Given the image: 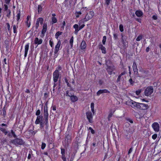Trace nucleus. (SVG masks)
Returning <instances> with one entry per match:
<instances>
[{"label":"nucleus","mask_w":161,"mask_h":161,"mask_svg":"<svg viewBox=\"0 0 161 161\" xmlns=\"http://www.w3.org/2000/svg\"><path fill=\"white\" fill-rule=\"evenodd\" d=\"M11 134L12 135V136H14V138H15V137H16V135H15L14 132V131L13 130H11Z\"/></svg>","instance_id":"41"},{"label":"nucleus","mask_w":161,"mask_h":161,"mask_svg":"<svg viewBox=\"0 0 161 161\" xmlns=\"http://www.w3.org/2000/svg\"><path fill=\"white\" fill-rule=\"evenodd\" d=\"M141 89L138 90L136 91V93L137 95H139L141 93Z\"/></svg>","instance_id":"49"},{"label":"nucleus","mask_w":161,"mask_h":161,"mask_svg":"<svg viewBox=\"0 0 161 161\" xmlns=\"http://www.w3.org/2000/svg\"><path fill=\"white\" fill-rule=\"evenodd\" d=\"M18 26H16L15 25H13V29L14 31V33H17V29Z\"/></svg>","instance_id":"27"},{"label":"nucleus","mask_w":161,"mask_h":161,"mask_svg":"<svg viewBox=\"0 0 161 161\" xmlns=\"http://www.w3.org/2000/svg\"><path fill=\"white\" fill-rule=\"evenodd\" d=\"M157 137V135L156 134H154L152 136V138L154 139H155Z\"/></svg>","instance_id":"50"},{"label":"nucleus","mask_w":161,"mask_h":161,"mask_svg":"<svg viewBox=\"0 0 161 161\" xmlns=\"http://www.w3.org/2000/svg\"><path fill=\"white\" fill-rule=\"evenodd\" d=\"M102 50V53H103L105 54L106 53V48L104 47L101 49Z\"/></svg>","instance_id":"37"},{"label":"nucleus","mask_w":161,"mask_h":161,"mask_svg":"<svg viewBox=\"0 0 161 161\" xmlns=\"http://www.w3.org/2000/svg\"><path fill=\"white\" fill-rule=\"evenodd\" d=\"M106 36H104L103 37V39L102 40V42L103 45H105V44L106 42Z\"/></svg>","instance_id":"33"},{"label":"nucleus","mask_w":161,"mask_h":161,"mask_svg":"<svg viewBox=\"0 0 161 161\" xmlns=\"http://www.w3.org/2000/svg\"><path fill=\"white\" fill-rule=\"evenodd\" d=\"M70 98L71 101L73 102H75L78 100V98L75 96L72 95L70 97Z\"/></svg>","instance_id":"19"},{"label":"nucleus","mask_w":161,"mask_h":161,"mask_svg":"<svg viewBox=\"0 0 161 161\" xmlns=\"http://www.w3.org/2000/svg\"><path fill=\"white\" fill-rule=\"evenodd\" d=\"M47 24L46 23H44L43 24V29L42 31V35L43 36H44L47 30Z\"/></svg>","instance_id":"13"},{"label":"nucleus","mask_w":161,"mask_h":161,"mask_svg":"<svg viewBox=\"0 0 161 161\" xmlns=\"http://www.w3.org/2000/svg\"><path fill=\"white\" fill-rule=\"evenodd\" d=\"M152 18L154 20H156L157 19L158 17L156 15H154L152 17Z\"/></svg>","instance_id":"60"},{"label":"nucleus","mask_w":161,"mask_h":161,"mask_svg":"<svg viewBox=\"0 0 161 161\" xmlns=\"http://www.w3.org/2000/svg\"><path fill=\"white\" fill-rule=\"evenodd\" d=\"M133 149V147H132L130 149L128 152V154L129 155L130 154V153L132 151ZM129 156H130V155H129Z\"/></svg>","instance_id":"52"},{"label":"nucleus","mask_w":161,"mask_h":161,"mask_svg":"<svg viewBox=\"0 0 161 161\" xmlns=\"http://www.w3.org/2000/svg\"><path fill=\"white\" fill-rule=\"evenodd\" d=\"M153 88L152 86H149L147 87L144 91V95L147 97L150 96L153 93Z\"/></svg>","instance_id":"4"},{"label":"nucleus","mask_w":161,"mask_h":161,"mask_svg":"<svg viewBox=\"0 0 161 161\" xmlns=\"http://www.w3.org/2000/svg\"><path fill=\"white\" fill-rule=\"evenodd\" d=\"M6 25H7V26L8 30V31H9L10 30V25H9V23H6Z\"/></svg>","instance_id":"62"},{"label":"nucleus","mask_w":161,"mask_h":161,"mask_svg":"<svg viewBox=\"0 0 161 161\" xmlns=\"http://www.w3.org/2000/svg\"><path fill=\"white\" fill-rule=\"evenodd\" d=\"M32 152L31 151H29V154H28V157H27V158L28 159H31V154H32Z\"/></svg>","instance_id":"44"},{"label":"nucleus","mask_w":161,"mask_h":161,"mask_svg":"<svg viewBox=\"0 0 161 161\" xmlns=\"http://www.w3.org/2000/svg\"><path fill=\"white\" fill-rule=\"evenodd\" d=\"M142 35H139L136 39V40L137 41H139L141 40L142 39Z\"/></svg>","instance_id":"34"},{"label":"nucleus","mask_w":161,"mask_h":161,"mask_svg":"<svg viewBox=\"0 0 161 161\" xmlns=\"http://www.w3.org/2000/svg\"><path fill=\"white\" fill-rule=\"evenodd\" d=\"M152 127L156 132H158L159 130V125L158 123L154 122L152 125Z\"/></svg>","instance_id":"8"},{"label":"nucleus","mask_w":161,"mask_h":161,"mask_svg":"<svg viewBox=\"0 0 161 161\" xmlns=\"http://www.w3.org/2000/svg\"><path fill=\"white\" fill-rule=\"evenodd\" d=\"M61 154H65V149L64 148H61Z\"/></svg>","instance_id":"59"},{"label":"nucleus","mask_w":161,"mask_h":161,"mask_svg":"<svg viewBox=\"0 0 161 161\" xmlns=\"http://www.w3.org/2000/svg\"><path fill=\"white\" fill-rule=\"evenodd\" d=\"M126 120L127 121L130 122L131 123H133V120L132 119H130V118H126Z\"/></svg>","instance_id":"51"},{"label":"nucleus","mask_w":161,"mask_h":161,"mask_svg":"<svg viewBox=\"0 0 161 161\" xmlns=\"http://www.w3.org/2000/svg\"><path fill=\"white\" fill-rule=\"evenodd\" d=\"M89 129L91 130V132L92 134H95V131L92 127H90L89 128Z\"/></svg>","instance_id":"46"},{"label":"nucleus","mask_w":161,"mask_h":161,"mask_svg":"<svg viewBox=\"0 0 161 161\" xmlns=\"http://www.w3.org/2000/svg\"><path fill=\"white\" fill-rule=\"evenodd\" d=\"M42 41H43L42 39H39L38 38L36 37L34 40V43L35 44L40 45L42 43Z\"/></svg>","instance_id":"14"},{"label":"nucleus","mask_w":161,"mask_h":161,"mask_svg":"<svg viewBox=\"0 0 161 161\" xmlns=\"http://www.w3.org/2000/svg\"><path fill=\"white\" fill-rule=\"evenodd\" d=\"M42 8L41 5H39L38 6V12L39 14L41 13L42 11Z\"/></svg>","instance_id":"28"},{"label":"nucleus","mask_w":161,"mask_h":161,"mask_svg":"<svg viewBox=\"0 0 161 161\" xmlns=\"http://www.w3.org/2000/svg\"><path fill=\"white\" fill-rule=\"evenodd\" d=\"M61 41L59 40L57 43V44L56 45L55 47L54 53L55 54H57L59 50V47L61 45Z\"/></svg>","instance_id":"11"},{"label":"nucleus","mask_w":161,"mask_h":161,"mask_svg":"<svg viewBox=\"0 0 161 161\" xmlns=\"http://www.w3.org/2000/svg\"><path fill=\"white\" fill-rule=\"evenodd\" d=\"M17 21H19V20L20 19V10H19L17 12Z\"/></svg>","instance_id":"24"},{"label":"nucleus","mask_w":161,"mask_h":161,"mask_svg":"<svg viewBox=\"0 0 161 161\" xmlns=\"http://www.w3.org/2000/svg\"><path fill=\"white\" fill-rule=\"evenodd\" d=\"M7 142V140L6 139H3L1 140V143L2 144H3Z\"/></svg>","instance_id":"36"},{"label":"nucleus","mask_w":161,"mask_h":161,"mask_svg":"<svg viewBox=\"0 0 161 161\" xmlns=\"http://www.w3.org/2000/svg\"><path fill=\"white\" fill-rule=\"evenodd\" d=\"M46 146V144L44 142H42V146H41V148L42 149H44Z\"/></svg>","instance_id":"39"},{"label":"nucleus","mask_w":161,"mask_h":161,"mask_svg":"<svg viewBox=\"0 0 161 161\" xmlns=\"http://www.w3.org/2000/svg\"><path fill=\"white\" fill-rule=\"evenodd\" d=\"M40 114V111L39 109H38L36 112V115H37L38 116H39Z\"/></svg>","instance_id":"57"},{"label":"nucleus","mask_w":161,"mask_h":161,"mask_svg":"<svg viewBox=\"0 0 161 161\" xmlns=\"http://www.w3.org/2000/svg\"><path fill=\"white\" fill-rule=\"evenodd\" d=\"M0 130L4 133L5 135H6L8 133V131H7L5 129L3 128L0 127Z\"/></svg>","instance_id":"22"},{"label":"nucleus","mask_w":161,"mask_h":161,"mask_svg":"<svg viewBox=\"0 0 161 161\" xmlns=\"http://www.w3.org/2000/svg\"><path fill=\"white\" fill-rule=\"evenodd\" d=\"M44 114H48L47 111V106L46 103L44 107Z\"/></svg>","instance_id":"21"},{"label":"nucleus","mask_w":161,"mask_h":161,"mask_svg":"<svg viewBox=\"0 0 161 161\" xmlns=\"http://www.w3.org/2000/svg\"><path fill=\"white\" fill-rule=\"evenodd\" d=\"M81 13L80 11L76 12L75 14L76 15V17L78 18L79 17V15L81 14Z\"/></svg>","instance_id":"38"},{"label":"nucleus","mask_w":161,"mask_h":161,"mask_svg":"<svg viewBox=\"0 0 161 161\" xmlns=\"http://www.w3.org/2000/svg\"><path fill=\"white\" fill-rule=\"evenodd\" d=\"M86 43L85 41H83L80 44V48L81 49H84L86 47Z\"/></svg>","instance_id":"18"},{"label":"nucleus","mask_w":161,"mask_h":161,"mask_svg":"<svg viewBox=\"0 0 161 161\" xmlns=\"http://www.w3.org/2000/svg\"><path fill=\"white\" fill-rule=\"evenodd\" d=\"M129 82L130 84L132 85H133L134 83V81H133V80L131 78H130L129 80Z\"/></svg>","instance_id":"53"},{"label":"nucleus","mask_w":161,"mask_h":161,"mask_svg":"<svg viewBox=\"0 0 161 161\" xmlns=\"http://www.w3.org/2000/svg\"><path fill=\"white\" fill-rule=\"evenodd\" d=\"M62 32H61V31L57 32L55 35V37L56 38L58 39V37L59 36L61 35L62 34Z\"/></svg>","instance_id":"26"},{"label":"nucleus","mask_w":161,"mask_h":161,"mask_svg":"<svg viewBox=\"0 0 161 161\" xmlns=\"http://www.w3.org/2000/svg\"><path fill=\"white\" fill-rule=\"evenodd\" d=\"M43 19L42 18H38L36 21V29H37L39 26V23H40L41 25H42L43 23Z\"/></svg>","instance_id":"9"},{"label":"nucleus","mask_w":161,"mask_h":161,"mask_svg":"<svg viewBox=\"0 0 161 161\" xmlns=\"http://www.w3.org/2000/svg\"><path fill=\"white\" fill-rule=\"evenodd\" d=\"M85 26V25L84 24L82 25L79 27V30L80 31L81 29H82Z\"/></svg>","instance_id":"64"},{"label":"nucleus","mask_w":161,"mask_h":161,"mask_svg":"<svg viewBox=\"0 0 161 161\" xmlns=\"http://www.w3.org/2000/svg\"><path fill=\"white\" fill-rule=\"evenodd\" d=\"M49 44L51 46V47H53V41H52L51 40H50L49 41Z\"/></svg>","instance_id":"54"},{"label":"nucleus","mask_w":161,"mask_h":161,"mask_svg":"<svg viewBox=\"0 0 161 161\" xmlns=\"http://www.w3.org/2000/svg\"><path fill=\"white\" fill-rule=\"evenodd\" d=\"M136 15L138 17H141L143 15L142 12L141 10H137L135 12Z\"/></svg>","instance_id":"17"},{"label":"nucleus","mask_w":161,"mask_h":161,"mask_svg":"<svg viewBox=\"0 0 161 161\" xmlns=\"http://www.w3.org/2000/svg\"><path fill=\"white\" fill-rule=\"evenodd\" d=\"M7 14L6 15V16L8 18H9L10 17L11 15V11L10 9H9L7 11H6Z\"/></svg>","instance_id":"30"},{"label":"nucleus","mask_w":161,"mask_h":161,"mask_svg":"<svg viewBox=\"0 0 161 161\" xmlns=\"http://www.w3.org/2000/svg\"><path fill=\"white\" fill-rule=\"evenodd\" d=\"M72 95V94L69 93V92L68 91H67L66 92V96L70 97Z\"/></svg>","instance_id":"56"},{"label":"nucleus","mask_w":161,"mask_h":161,"mask_svg":"<svg viewBox=\"0 0 161 161\" xmlns=\"http://www.w3.org/2000/svg\"><path fill=\"white\" fill-rule=\"evenodd\" d=\"M110 92L106 89L100 90L97 93V96H99L101 94L104 93H109Z\"/></svg>","instance_id":"12"},{"label":"nucleus","mask_w":161,"mask_h":161,"mask_svg":"<svg viewBox=\"0 0 161 161\" xmlns=\"http://www.w3.org/2000/svg\"><path fill=\"white\" fill-rule=\"evenodd\" d=\"M113 114V113L112 112H111L108 116V121H110V118L112 116Z\"/></svg>","instance_id":"35"},{"label":"nucleus","mask_w":161,"mask_h":161,"mask_svg":"<svg viewBox=\"0 0 161 161\" xmlns=\"http://www.w3.org/2000/svg\"><path fill=\"white\" fill-rule=\"evenodd\" d=\"M87 118L88 120V121L90 123H92V113L91 111H88L86 113Z\"/></svg>","instance_id":"5"},{"label":"nucleus","mask_w":161,"mask_h":161,"mask_svg":"<svg viewBox=\"0 0 161 161\" xmlns=\"http://www.w3.org/2000/svg\"><path fill=\"white\" fill-rule=\"evenodd\" d=\"M74 40V37L73 36H72L70 38L69 41V43L71 46V48H72L73 47V42Z\"/></svg>","instance_id":"25"},{"label":"nucleus","mask_w":161,"mask_h":161,"mask_svg":"<svg viewBox=\"0 0 161 161\" xmlns=\"http://www.w3.org/2000/svg\"><path fill=\"white\" fill-rule=\"evenodd\" d=\"M110 0H105V3L108 6L109 5Z\"/></svg>","instance_id":"58"},{"label":"nucleus","mask_w":161,"mask_h":161,"mask_svg":"<svg viewBox=\"0 0 161 161\" xmlns=\"http://www.w3.org/2000/svg\"><path fill=\"white\" fill-rule=\"evenodd\" d=\"M11 142L15 145H25V142L21 138H16L11 141Z\"/></svg>","instance_id":"2"},{"label":"nucleus","mask_w":161,"mask_h":161,"mask_svg":"<svg viewBox=\"0 0 161 161\" xmlns=\"http://www.w3.org/2000/svg\"><path fill=\"white\" fill-rule=\"evenodd\" d=\"M7 134L8 136L9 137H11L12 136L11 133L9 132L8 131V133Z\"/></svg>","instance_id":"63"},{"label":"nucleus","mask_w":161,"mask_h":161,"mask_svg":"<svg viewBox=\"0 0 161 161\" xmlns=\"http://www.w3.org/2000/svg\"><path fill=\"white\" fill-rule=\"evenodd\" d=\"M135 19L136 21H137L139 23H142V19H139V18H136Z\"/></svg>","instance_id":"61"},{"label":"nucleus","mask_w":161,"mask_h":161,"mask_svg":"<svg viewBox=\"0 0 161 161\" xmlns=\"http://www.w3.org/2000/svg\"><path fill=\"white\" fill-rule=\"evenodd\" d=\"M73 27L75 29V31L77 33L79 31V26L77 24H75L73 26Z\"/></svg>","instance_id":"23"},{"label":"nucleus","mask_w":161,"mask_h":161,"mask_svg":"<svg viewBox=\"0 0 161 161\" xmlns=\"http://www.w3.org/2000/svg\"><path fill=\"white\" fill-rule=\"evenodd\" d=\"M111 62L109 60H108L106 61V64L107 66V68L106 70L108 73V74L111 75L112 74V72L114 70V66H110L108 65L109 64H111Z\"/></svg>","instance_id":"3"},{"label":"nucleus","mask_w":161,"mask_h":161,"mask_svg":"<svg viewBox=\"0 0 161 161\" xmlns=\"http://www.w3.org/2000/svg\"><path fill=\"white\" fill-rule=\"evenodd\" d=\"M42 116H37L36 118V119L35 121V123L36 124H38L40 123L43 121L42 119Z\"/></svg>","instance_id":"15"},{"label":"nucleus","mask_w":161,"mask_h":161,"mask_svg":"<svg viewBox=\"0 0 161 161\" xmlns=\"http://www.w3.org/2000/svg\"><path fill=\"white\" fill-rule=\"evenodd\" d=\"M59 71L56 69L53 73V77L54 82L57 81L58 80V89L60 88V79L61 77H59Z\"/></svg>","instance_id":"1"},{"label":"nucleus","mask_w":161,"mask_h":161,"mask_svg":"<svg viewBox=\"0 0 161 161\" xmlns=\"http://www.w3.org/2000/svg\"><path fill=\"white\" fill-rule=\"evenodd\" d=\"M4 11H7L8 10H9V9H8V6L6 5V4H4Z\"/></svg>","instance_id":"45"},{"label":"nucleus","mask_w":161,"mask_h":161,"mask_svg":"<svg viewBox=\"0 0 161 161\" xmlns=\"http://www.w3.org/2000/svg\"><path fill=\"white\" fill-rule=\"evenodd\" d=\"M118 35L116 33H114L113 34L115 40H117L118 39Z\"/></svg>","instance_id":"43"},{"label":"nucleus","mask_w":161,"mask_h":161,"mask_svg":"<svg viewBox=\"0 0 161 161\" xmlns=\"http://www.w3.org/2000/svg\"><path fill=\"white\" fill-rule=\"evenodd\" d=\"M66 138L67 139V140H68V142L69 143H70V141H71V139H70V136L69 135H68L66 136Z\"/></svg>","instance_id":"40"},{"label":"nucleus","mask_w":161,"mask_h":161,"mask_svg":"<svg viewBox=\"0 0 161 161\" xmlns=\"http://www.w3.org/2000/svg\"><path fill=\"white\" fill-rule=\"evenodd\" d=\"M121 75H119V76H118V78L117 79V80H116V82H119L120 81V80H121Z\"/></svg>","instance_id":"55"},{"label":"nucleus","mask_w":161,"mask_h":161,"mask_svg":"<svg viewBox=\"0 0 161 161\" xmlns=\"http://www.w3.org/2000/svg\"><path fill=\"white\" fill-rule=\"evenodd\" d=\"M44 116L45 119V122H48V114H44Z\"/></svg>","instance_id":"31"},{"label":"nucleus","mask_w":161,"mask_h":161,"mask_svg":"<svg viewBox=\"0 0 161 161\" xmlns=\"http://www.w3.org/2000/svg\"><path fill=\"white\" fill-rule=\"evenodd\" d=\"M129 103L131 107L133 108L136 107L138 108L139 103H137L132 100H130V101L129 102Z\"/></svg>","instance_id":"7"},{"label":"nucleus","mask_w":161,"mask_h":161,"mask_svg":"<svg viewBox=\"0 0 161 161\" xmlns=\"http://www.w3.org/2000/svg\"><path fill=\"white\" fill-rule=\"evenodd\" d=\"M132 67L135 74L137 75V77H140V76L138 75V69L137 68L136 64L135 62L133 63Z\"/></svg>","instance_id":"10"},{"label":"nucleus","mask_w":161,"mask_h":161,"mask_svg":"<svg viewBox=\"0 0 161 161\" xmlns=\"http://www.w3.org/2000/svg\"><path fill=\"white\" fill-rule=\"evenodd\" d=\"M29 43L26 44L25 47V57H26L27 56V52L29 49Z\"/></svg>","instance_id":"16"},{"label":"nucleus","mask_w":161,"mask_h":161,"mask_svg":"<svg viewBox=\"0 0 161 161\" xmlns=\"http://www.w3.org/2000/svg\"><path fill=\"white\" fill-rule=\"evenodd\" d=\"M64 80L66 83H67V86L69 87H70V85L69 84V83L68 82V80H67V79L65 78L64 79Z\"/></svg>","instance_id":"47"},{"label":"nucleus","mask_w":161,"mask_h":161,"mask_svg":"<svg viewBox=\"0 0 161 161\" xmlns=\"http://www.w3.org/2000/svg\"><path fill=\"white\" fill-rule=\"evenodd\" d=\"M92 18V15H90L89 14H87L84 19V21H86L91 19Z\"/></svg>","instance_id":"20"},{"label":"nucleus","mask_w":161,"mask_h":161,"mask_svg":"<svg viewBox=\"0 0 161 161\" xmlns=\"http://www.w3.org/2000/svg\"><path fill=\"white\" fill-rule=\"evenodd\" d=\"M148 108V106L147 104L144 103H139L138 108L141 110H146Z\"/></svg>","instance_id":"6"},{"label":"nucleus","mask_w":161,"mask_h":161,"mask_svg":"<svg viewBox=\"0 0 161 161\" xmlns=\"http://www.w3.org/2000/svg\"><path fill=\"white\" fill-rule=\"evenodd\" d=\"M40 123V128H43L44 127V123L43 122V121H41V122Z\"/></svg>","instance_id":"42"},{"label":"nucleus","mask_w":161,"mask_h":161,"mask_svg":"<svg viewBox=\"0 0 161 161\" xmlns=\"http://www.w3.org/2000/svg\"><path fill=\"white\" fill-rule=\"evenodd\" d=\"M119 30L121 32H123L124 31V27L122 24H120L119 26Z\"/></svg>","instance_id":"32"},{"label":"nucleus","mask_w":161,"mask_h":161,"mask_svg":"<svg viewBox=\"0 0 161 161\" xmlns=\"http://www.w3.org/2000/svg\"><path fill=\"white\" fill-rule=\"evenodd\" d=\"M3 116H4V117H5V115H6V110H5V108L4 107L3 108Z\"/></svg>","instance_id":"48"},{"label":"nucleus","mask_w":161,"mask_h":161,"mask_svg":"<svg viewBox=\"0 0 161 161\" xmlns=\"http://www.w3.org/2000/svg\"><path fill=\"white\" fill-rule=\"evenodd\" d=\"M52 24L56 23L57 21L56 18L55 17H52Z\"/></svg>","instance_id":"29"}]
</instances>
